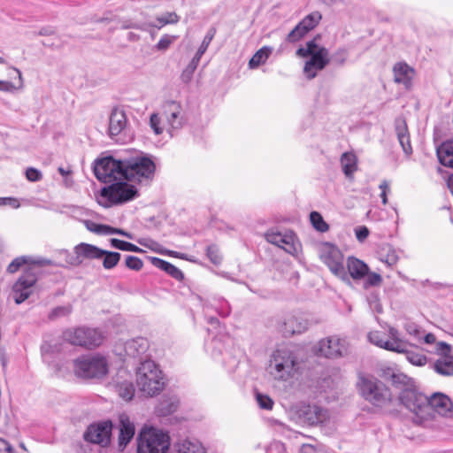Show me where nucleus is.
I'll return each mask as SVG.
<instances>
[{"label":"nucleus","mask_w":453,"mask_h":453,"mask_svg":"<svg viewBox=\"0 0 453 453\" xmlns=\"http://www.w3.org/2000/svg\"><path fill=\"white\" fill-rule=\"evenodd\" d=\"M71 311L72 309L70 306H58L50 311L49 318L50 319H54L56 318L67 316L71 313Z\"/></svg>","instance_id":"4d7b16f0"},{"label":"nucleus","mask_w":453,"mask_h":453,"mask_svg":"<svg viewBox=\"0 0 453 453\" xmlns=\"http://www.w3.org/2000/svg\"><path fill=\"white\" fill-rule=\"evenodd\" d=\"M179 453H205V449L196 439L180 440L174 445Z\"/></svg>","instance_id":"473e14b6"},{"label":"nucleus","mask_w":453,"mask_h":453,"mask_svg":"<svg viewBox=\"0 0 453 453\" xmlns=\"http://www.w3.org/2000/svg\"><path fill=\"white\" fill-rule=\"evenodd\" d=\"M136 385L146 396L158 395L165 387V380L159 366L152 360H145L136 370Z\"/></svg>","instance_id":"7ed1b4c3"},{"label":"nucleus","mask_w":453,"mask_h":453,"mask_svg":"<svg viewBox=\"0 0 453 453\" xmlns=\"http://www.w3.org/2000/svg\"><path fill=\"white\" fill-rule=\"evenodd\" d=\"M59 254L64 255L67 265L79 266L85 260H97L103 255V249L93 244L81 242L73 248V254L66 250H59Z\"/></svg>","instance_id":"dca6fc26"},{"label":"nucleus","mask_w":453,"mask_h":453,"mask_svg":"<svg viewBox=\"0 0 453 453\" xmlns=\"http://www.w3.org/2000/svg\"><path fill=\"white\" fill-rule=\"evenodd\" d=\"M342 170L348 179H352L357 170V157L353 152H344L340 158Z\"/></svg>","instance_id":"2f4dec72"},{"label":"nucleus","mask_w":453,"mask_h":453,"mask_svg":"<svg viewBox=\"0 0 453 453\" xmlns=\"http://www.w3.org/2000/svg\"><path fill=\"white\" fill-rule=\"evenodd\" d=\"M93 171L96 179L104 183L112 184L124 180V169L121 159L106 157L96 160Z\"/></svg>","instance_id":"f8f14e48"},{"label":"nucleus","mask_w":453,"mask_h":453,"mask_svg":"<svg viewBox=\"0 0 453 453\" xmlns=\"http://www.w3.org/2000/svg\"><path fill=\"white\" fill-rule=\"evenodd\" d=\"M151 262L154 266L161 269L162 271L165 272L166 273L172 265L171 263L165 261L158 257H152Z\"/></svg>","instance_id":"680f3d73"},{"label":"nucleus","mask_w":453,"mask_h":453,"mask_svg":"<svg viewBox=\"0 0 453 453\" xmlns=\"http://www.w3.org/2000/svg\"><path fill=\"white\" fill-rule=\"evenodd\" d=\"M347 269L349 272V274L351 276L354 280H361L369 272L368 265L363 262L362 260L354 257H349L347 259Z\"/></svg>","instance_id":"c756f323"},{"label":"nucleus","mask_w":453,"mask_h":453,"mask_svg":"<svg viewBox=\"0 0 453 453\" xmlns=\"http://www.w3.org/2000/svg\"><path fill=\"white\" fill-rule=\"evenodd\" d=\"M273 52V48L270 46H264L259 49L256 53L252 56V58L249 61V68L250 69H257L261 65L265 64L269 58L270 55Z\"/></svg>","instance_id":"c9c22d12"},{"label":"nucleus","mask_w":453,"mask_h":453,"mask_svg":"<svg viewBox=\"0 0 453 453\" xmlns=\"http://www.w3.org/2000/svg\"><path fill=\"white\" fill-rule=\"evenodd\" d=\"M437 157L441 165L453 168V141L442 142L436 150Z\"/></svg>","instance_id":"72a5a7b5"},{"label":"nucleus","mask_w":453,"mask_h":453,"mask_svg":"<svg viewBox=\"0 0 453 453\" xmlns=\"http://www.w3.org/2000/svg\"><path fill=\"white\" fill-rule=\"evenodd\" d=\"M167 273L174 278L175 280H180L183 279V273L182 272L177 268L175 265H172L170 269L168 270Z\"/></svg>","instance_id":"338daca9"},{"label":"nucleus","mask_w":453,"mask_h":453,"mask_svg":"<svg viewBox=\"0 0 453 453\" xmlns=\"http://www.w3.org/2000/svg\"><path fill=\"white\" fill-rule=\"evenodd\" d=\"M110 242H111V247L118 249L119 250L131 251V252H136V253L142 252V249H140L136 245H134L131 242H126V241L112 238V239H111Z\"/></svg>","instance_id":"c03bdc74"},{"label":"nucleus","mask_w":453,"mask_h":453,"mask_svg":"<svg viewBox=\"0 0 453 453\" xmlns=\"http://www.w3.org/2000/svg\"><path fill=\"white\" fill-rule=\"evenodd\" d=\"M207 256L209 259L215 265L221 261V255L219 249L215 245H211L207 248Z\"/></svg>","instance_id":"13d9d810"},{"label":"nucleus","mask_w":453,"mask_h":453,"mask_svg":"<svg viewBox=\"0 0 453 453\" xmlns=\"http://www.w3.org/2000/svg\"><path fill=\"white\" fill-rule=\"evenodd\" d=\"M37 280L36 275L31 270L26 271L13 285V297L16 303H23L31 295L33 287Z\"/></svg>","instance_id":"4be33fe9"},{"label":"nucleus","mask_w":453,"mask_h":453,"mask_svg":"<svg viewBox=\"0 0 453 453\" xmlns=\"http://www.w3.org/2000/svg\"><path fill=\"white\" fill-rule=\"evenodd\" d=\"M26 177L29 181L35 182L42 178V173L34 167H29L26 171Z\"/></svg>","instance_id":"052dcab7"},{"label":"nucleus","mask_w":453,"mask_h":453,"mask_svg":"<svg viewBox=\"0 0 453 453\" xmlns=\"http://www.w3.org/2000/svg\"><path fill=\"white\" fill-rule=\"evenodd\" d=\"M119 447L124 449L134 435V426L126 414L119 416Z\"/></svg>","instance_id":"cd10ccee"},{"label":"nucleus","mask_w":453,"mask_h":453,"mask_svg":"<svg viewBox=\"0 0 453 453\" xmlns=\"http://www.w3.org/2000/svg\"><path fill=\"white\" fill-rule=\"evenodd\" d=\"M63 338L73 345L93 349L103 343L104 336L96 328L82 326L65 330L63 333Z\"/></svg>","instance_id":"9d476101"},{"label":"nucleus","mask_w":453,"mask_h":453,"mask_svg":"<svg viewBox=\"0 0 453 453\" xmlns=\"http://www.w3.org/2000/svg\"><path fill=\"white\" fill-rule=\"evenodd\" d=\"M112 424L110 420L93 423L86 429L83 438L86 441L106 447L110 444Z\"/></svg>","instance_id":"6ab92c4d"},{"label":"nucleus","mask_w":453,"mask_h":453,"mask_svg":"<svg viewBox=\"0 0 453 453\" xmlns=\"http://www.w3.org/2000/svg\"><path fill=\"white\" fill-rule=\"evenodd\" d=\"M319 258L334 275L342 280H349L344 266L343 254L335 245L328 242L322 244L319 248Z\"/></svg>","instance_id":"4468645a"},{"label":"nucleus","mask_w":453,"mask_h":453,"mask_svg":"<svg viewBox=\"0 0 453 453\" xmlns=\"http://www.w3.org/2000/svg\"><path fill=\"white\" fill-rule=\"evenodd\" d=\"M109 134L111 139L121 143L130 138L127 134V119L123 110H112L109 120Z\"/></svg>","instance_id":"412c9836"},{"label":"nucleus","mask_w":453,"mask_h":453,"mask_svg":"<svg viewBox=\"0 0 453 453\" xmlns=\"http://www.w3.org/2000/svg\"><path fill=\"white\" fill-rule=\"evenodd\" d=\"M169 447L170 437L161 430L149 428L139 434L137 453H166Z\"/></svg>","instance_id":"6e6552de"},{"label":"nucleus","mask_w":453,"mask_h":453,"mask_svg":"<svg viewBox=\"0 0 453 453\" xmlns=\"http://www.w3.org/2000/svg\"><path fill=\"white\" fill-rule=\"evenodd\" d=\"M295 413L300 423L309 426L322 424L329 418L328 411L316 404L300 403Z\"/></svg>","instance_id":"a211bd4d"},{"label":"nucleus","mask_w":453,"mask_h":453,"mask_svg":"<svg viewBox=\"0 0 453 453\" xmlns=\"http://www.w3.org/2000/svg\"><path fill=\"white\" fill-rule=\"evenodd\" d=\"M296 55L301 58H309L303 66V73L309 80L315 78L317 73L330 62L327 49L318 45L315 40L309 41L304 47L299 48Z\"/></svg>","instance_id":"20e7f679"},{"label":"nucleus","mask_w":453,"mask_h":453,"mask_svg":"<svg viewBox=\"0 0 453 453\" xmlns=\"http://www.w3.org/2000/svg\"><path fill=\"white\" fill-rule=\"evenodd\" d=\"M124 180L147 183L155 175L156 164L153 157L142 151H134L122 158Z\"/></svg>","instance_id":"f257e3e1"},{"label":"nucleus","mask_w":453,"mask_h":453,"mask_svg":"<svg viewBox=\"0 0 453 453\" xmlns=\"http://www.w3.org/2000/svg\"><path fill=\"white\" fill-rule=\"evenodd\" d=\"M318 354L329 359H339L350 354L351 343L348 337L338 334L321 339L317 346Z\"/></svg>","instance_id":"1a4fd4ad"},{"label":"nucleus","mask_w":453,"mask_h":453,"mask_svg":"<svg viewBox=\"0 0 453 453\" xmlns=\"http://www.w3.org/2000/svg\"><path fill=\"white\" fill-rule=\"evenodd\" d=\"M356 237L359 242H364L369 235V230L366 226H359L355 229Z\"/></svg>","instance_id":"0e129e2a"},{"label":"nucleus","mask_w":453,"mask_h":453,"mask_svg":"<svg viewBox=\"0 0 453 453\" xmlns=\"http://www.w3.org/2000/svg\"><path fill=\"white\" fill-rule=\"evenodd\" d=\"M380 189L381 190V193L380 195L381 198V202L383 204L388 203V194L390 193V183L387 180H383L380 186Z\"/></svg>","instance_id":"bf43d9fd"},{"label":"nucleus","mask_w":453,"mask_h":453,"mask_svg":"<svg viewBox=\"0 0 453 453\" xmlns=\"http://www.w3.org/2000/svg\"><path fill=\"white\" fill-rule=\"evenodd\" d=\"M177 409V403L172 400H163L157 407V412L161 416L168 415Z\"/></svg>","instance_id":"49530a36"},{"label":"nucleus","mask_w":453,"mask_h":453,"mask_svg":"<svg viewBox=\"0 0 453 453\" xmlns=\"http://www.w3.org/2000/svg\"><path fill=\"white\" fill-rule=\"evenodd\" d=\"M215 29L214 28H211L207 34L205 35L201 45L199 46L195 57L201 59L202 56L205 53V51L207 50L211 42L212 41L214 35H215Z\"/></svg>","instance_id":"09e8293b"},{"label":"nucleus","mask_w":453,"mask_h":453,"mask_svg":"<svg viewBox=\"0 0 453 453\" xmlns=\"http://www.w3.org/2000/svg\"><path fill=\"white\" fill-rule=\"evenodd\" d=\"M126 266L131 270L139 271L142 268L143 262L138 257L127 256L126 257Z\"/></svg>","instance_id":"864d4df0"},{"label":"nucleus","mask_w":453,"mask_h":453,"mask_svg":"<svg viewBox=\"0 0 453 453\" xmlns=\"http://www.w3.org/2000/svg\"><path fill=\"white\" fill-rule=\"evenodd\" d=\"M435 350L441 357L434 363V371L442 376H452L453 357L449 355L450 346L441 342L436 344Z\"/></svg>","instance_id":"b1692460"},{"label":"nucleus","mask_w":453,"mask_h":453,"mask_svg":"<svg viewBox=\"0 0 453 453\" xmlns=\"http://www.w3.org/2000/svg\"><path fill=\"white\" fill-rule=\"evenodd\" d=\"M310 326L307 319L303 316L291 315L285 319L282 325V332L286 336L305 332Z\"/></svg>","instance_id":"393cba45"},{"label":"nucleus","mask_w":453,"mask_h":453,"mask_svg":"<svg viewBox=\"0 0 453 453\" xmlns=\"http://www.w3.org/2000/svg\"><path fill=\"white\" fill-rule=\"evenodd\" d=\"M322 16L319 12H313L305 16L287 36L288 42L294 43L303 39L320 21Z\"/></svg>","instance_id":"5701e85b"},{"label":"nucleus","mask_w":453,"mask_h":453,"mask_svg":"<svg viewBox=\"0 0 453 453\" xmlns=\"http://www.w3.org/2000/svg\"><path fill=\"white\" fill-rule=\"evenodd\" d=\"M401 403L411 411L415 417L414 421L424 423L425 411L427 407V396L418 392L414 388H404L399 393Z\"/></svg>","instance_id":"2eb2a0df"},{"label":"nucleus","mask_w":453,"mask_h":453,"mask_svg":"<svg viewBox=\"0 0 453 453\" xmlns=\"http://www.w3.org/2000/svg\"><path fill=\"white\" fill-rule=\"evenodd\" d=\"M10 205L12 208H19V203L16 198L0 197V206Z\"/></svg>","instance_id":"69168bd1"},{"label":"nucleus","mask_w":453,"mask_h":453,"mask_svg":"<svg viewBox=\"0 0 453 453\" xmlns=\"http://www.w3.org/2000/svg\"><path fill=\"white\" fill-rule=\"evenodd\" d=\"M103 253L98 260H102L104 269L111 270L119 264L121 257L120 253L105 250H103Z\"/></svg>","instance_id":"4c0bfd02"},{"label":"nucleus","mask_w":453,"mask_h":453,"mask_svg":"<svg viewBox=\"0 0 453 453\" xmlns=\"http://www.w3.org/2000/svg\"><path fill=\"white\" fill-rule=\"evenodd\" d=\"M367 337L373 345L389 351L404 353L408 348L407 341L401 338L398 330L392 326L388 328V334L375 330L370 332Z\"/></svg>","instance_id":"9b49d317"},{"label":"nucleus","mask_w":453,"mask_h":453,"mask_svg":"<svg viewBox=\"0 0 453 453\" xmlns=\"http://www.w3.org/2000/svg\"><path fill=\"white\" fill-rule=\"evenodd\" d=\"M265 237L268 242L283 249L290 255L295 256L299 252L301 245L292 231L272 228L265 234Z\"/></svg>","instance_id":"f3484780"},{"label":"nucleus","mask_w":453,"mask_h":453,"mask_svg":"<svg viewBox=\"0 0 453 453\" xmlns=\"http://www.w3.org/2000/svg\"><path fill=\"white\" fill-rule=\"evenodd\" d=\"M395 134L398 142L406 156L412 154L410 134L404 119L397 118L395 121Z\"/></svg>","instance_id":"a878e982"},{"label":"nucleus","mask_w":453,"mask_h":453,"mask_svg":"<svg viewBox=\"0 0 453 453\" xmlns=\"http://www.w3.org/2000/svg\"><path fill=\"white\" fill-rule=\"evenodd\" d=\"M25 264H33L38 265H50L52 262L45 258L33 259L29 257H16L7 267V271L11 273H16L19 267Z\"/></svg>","instance_id":"f704fd0d"},{"label":"nucleus","mask_w":453,"mask_h":453,"mask_svg":"<svg viewBox=\"0 0 453 453\" xmlns=\"http://www.w3.org/2000/svg\"><path fill=\"white\" fill-rule=\"evenodd\" d=\"M12 69L18 74V82L12 83V82L7 81H0V91L12 93L16 90H21L24 88V80H23L22 73H21L20 70H19L16 67H12Z\"/></svg>","instance_id":"58836bf2"},{"label":"nucleus","mask_w":453,"mask_h":453,"mask_svg":"<svg viewBox=\"0 0 453 453\" xmlns=\"http://www.w3.org/2000/svg\"><path fill=\"white\" fill-rule=\"evenodd\" d=\"M427 407L425 411L424 422L434 418L436 413L444 417L450 415L453 404L446 395L435 393L430 398L427 397Z\"/></svg>","instance_id":"aec40b11"},{"label":"nucleus","mask_w":453,"mask_h":453,"mask_svg":"<svg viewBox=\"0 0 453 453\" xmlns=\"http://www.w3.org/2000/svg\"><path fill=\"white\" fill-rule=\"evenodd\" d=\"M200 62V58L194 56L187 67L182 71L180 74V80L184 83H188L191 81L194 73L196 70L198 64Z\"/></svg>","instance_id":"37998d69"},{"label":"nucleus","mask_w":453,"mask_h":453,"mask_svg":"<svg viewBox=\"0 0 453 453\" xmlns=\"http://www.w3.org/2000/svg\"><path fill=\"white\" fill-rule=\"evenodd\" d=\"M357 386L360 395L375 406H383L391 400L390 390L372 376L360 375Z\"/></svg>","instance_id":"423d86ee"},{"label":"nucleus","mask_w":453,"mask_h":453,"mask_svg":"<svg viewBox=\"0 0 453 453\" xmlns=\"http://www.w3.org/2000/svg\"><path fill=\"white\" fill-rule=\"evenodd\" d=\"M404 330L407 334L413 340L418 342H422L423 338V330L414 322L407 321L404 324Z\"/></svg>","instance_id":"79ce46f5"},{"label":"nucleus","mask_w":453,"mask_h":453,"mask_svg":"<svg viewBox=\"0 0 453 453\" xmlns=\"http://www.w3.org/2000/svg\"><path fill=\"white\" fill-rule=\"evenodd\" d=\"M348 58V51L345 49H338L331 57L333 63L336 65H343Z\"/></svg>","instance_id":"6e6d98bb"},{"label":"nucleus","mask_w":453,"mask_h":453,"mask_svg":"<svg viewBox=\"0 0 453 453\" xmlns=\"http://www.w3.org/2000/svg\"><path fill=\"white\" fill-rule=\"evenodd\" d=\"M393 72L395 82L403 84L406 88L411 87V81L415 74L413 68L406 63L400 62L394 65Z\"/></svg>","instance_id":"bb28decb"},{"label":"nucleus","mask_w":453,"mask_h":453,"mask_svg":"<svg viewBox=\"0 0 453 453\" xmlns=\"http://www.w3.org/2000/svg\"><path fill=\"white\" fill-rule=\"evenodd\" d=\"M124 348L127 356L135 357L146 352L149 348V342L143 337H137L127 341Z\"/></svg>","instance_id":"7c9ffc66"},{"label":"nucleus","mask_w":453,"mask_h":453,"mask_svg":"<svg viewBox=\"0 0 453 453\" xmlns=\"http://www.w3.org/2000/svg\"><path fill=\"white\" fill-rule=\"evenodd\" d=\"M126 181L118 180L108 187H104L101 190V198L106 201H99V203L104 207H109L111 204L122 203L134 199L136 196L137 190Z\"/></svg>","instance_id":"ddd939ff"},{"label":"nucleus","mask_w":453,"mask_h":453,"mask_svg":"<svg viewBox=\"0 0 453 453\" xmlns=\"http://www.w3.org/2000/svg\"><path fill=\"white\" fill-rule=\"evenodd\" d=\"M176 39V36L169 35H164L158 42L156 44V49L157 50H167L170 45L173 42V41Z\"/></svg>","instance_id":"5fc2aeb1"},{"label":"nucleus","mask_w":453,"mask_h":453,"mask_svg":"<svg viewBox=\"0 0 453 453\" xmlns=\"http://www.w3.org/2000/svg\"><path fill=\"white\" fill-rule=\"evenodd\" d=\"M405 352L407 353L406 357L411 364L417 366H423L426 364L427 359L425 355L413 351L407 352V350Z\"/></svg>","instance_id":"603ef678"},{"label":"nucleus","mask_w":453,"mask_h":453,"mask_svg":"<svg viewBox=\"0 0 453 453\" xmlns=\"http://www.w3.org/2000/svg\"><path fill=\"white\" fill-rule=\"evenodd\" d=\"M0 453H13V449L11 444L0 438Z\"/></svg>","instance_id":"774afa93"},{"label":"nucleus","mask_w":453,"mask_h":453,"mask_svg":"<svg viewBox=\"0 0 453 453\" xmlns=\"http://www.w3.org/2000/svg\"><path fill=\"white\" fill-rule=\"evenodd\" d=\"M256 400H257L258 406L261 409L266 410V411L273 410L274 403L269 395L257 392L256 393Z\"/></svg>","instance_id":"3c124183"},{"label":"nucleus","mask_w":453,"mask_h":453,"mask_svg":"<svg viewBox=\"0 0 453 453\" xmlns=\"http://www.w3.org/2000/svg\"><path fill=\"white\" fill-rule=\"evenodd\" d=\"M366 284L369 286H378L382 281V278L380 274L375 273H371L366 274Z\"/></svg>","instance_id":"e2e57ef3"},{"label":"nucleus","mask_w":453,"mask_h":453,"mask_svg":"<svg viewBox=\"0 0 453 453\" xmlns=\"http://www.w3.org/2000/svg\"><path fill=\"white\" fill-rule=\"evenodd\" d=\"M74 373L81 378L100 379L109 372V364L100 354L82 356L73 361Z\"/></svg>","instance_id":"39448f33"},{"label":"nucleus","mask_w":453,"mask_h":453,"mask_svg":"<svg viewBox=\"0 0 453 453\" xmlns=\"http://www.w3.org/2000/svg\"><path fill=\"white\" fill-rule=\"evenodd\" d=\"M86 228L94 234L107 235V230L109 229V226L97 224L91 220H83L82 221Z\"/></svg>","instance_id":"8fccbe9b"},{"label":"nucleus","mask_w":453,"mask_h":453,"mask_svg":"<svg viewBox=\"0 0 453 453\" xmlns=\"http://www.w3.org/2000/svg\"><path fill=\"white\" fill-rule=\"evenodd\" d=\"M380 260L387 265L388 267H392L398 262V255L396 251L389 245L384 246L379 251Z\"/></svg>","instance_id":"e433bc0d"},{"label":"nucleus","mask_w":453,"mask_h":453,"mask_svg":"<svg viewBox=\"0 0 453 453\" xmlns=\"http://www.w3.org/2000/svg\"><path fill=\"white\" fill-rule=\"evenodd\" d=\"M200 300L203 302V311L206 316H209L210 309L215 310L216 312L222 317H226L231 312L230 305L221 297L214 296L206 301H203L201 298Z\"/></svg>","instance_id":"c85d7f7f"},{"label":"nucleus","mask_w":453,"mask_h":453,"mask_svg":"<svg viewBox=\"0 0 453 453\" xmlns=\"http://www.w3.org/2000/svg\"><path fill=\"white\" fill-rule=\"evenodd\" d=\"M119 395L125 401H130L134 395V388L132 382L125 381L117 387Z\"/></svg>","instance_id":"a18cd8bd"},{"label":"nucleus","mask_w":453,"mask_h":453,"mask_svg":"<svg viewBox=\"0 0 453 453\" xmlns=\"http://www.w3.org/2000/svg\"><path fill=\"white\" fill-rule=\"evenodd\" d=\"M310 220L313 227L318 231L323 233L328 230V225L325 222L322 216L319 212H311Z\"/></svg>","instance_id":"de8ad7c7"},{"label":"nucleus","mask_w":453,"mask_h":453,"mask_svg":"<svg viewBox=\"0 0 453 453\" xmlns=\"http://www.w3.org/2000/svg\"><path fill=\"white\" fill-rule=\"evenodd\" d=\"M392 383L401 392L404 388H414L412 380L403 373H394L392 375Z\"/></svg>","instance_id":"a19ab883"},{"label":"nucleus","mask_w":453,"mask_h":453,"mask_svg":"<svg viewBox=\"0 0 453 453\" xmlns=\"http://www.w3.org/2000/svg\"><path fill=\"white\" fill-rule=\"evenodd\" d=\"M179 19V16L175 12H165L156 19V23H150L148 26L161 28L168 24H175Z\"/></svg>","instance_id":"ea45409f"},{"label":"nucleus","mask_w":453,"mask_h":453,"mask_svg":"<svg viewBox=\"0 0 453 453\" xmlns=\"http://www.w3.org/2000/svg\"><path fill=\"white\" fill-rule=\"evenodd\" d=\"M296 361L292 351L278 349L271 356L268 372L278 380H288L294 375Z\"/></svg>","instance_id":"0eeeda50"},{"label":"nucleus","mask_w":453,"mask_h":453,"mask_svg":"<svg viewBox=\"0 0 453 453\" xmlns=\"http://www.w3.org/2000/svg\"><path fill=\"white\" fill-rule=\"evenodd\" d=\"M163 116L165 120V127L161 125L162 119L158 113L150 115V127L157 135L161 134L165 129L171 136H173L187 122L181 105L175 101H170L164 104Z\"/></svg>","instance_id":"f03ea898"}]
</instances>
